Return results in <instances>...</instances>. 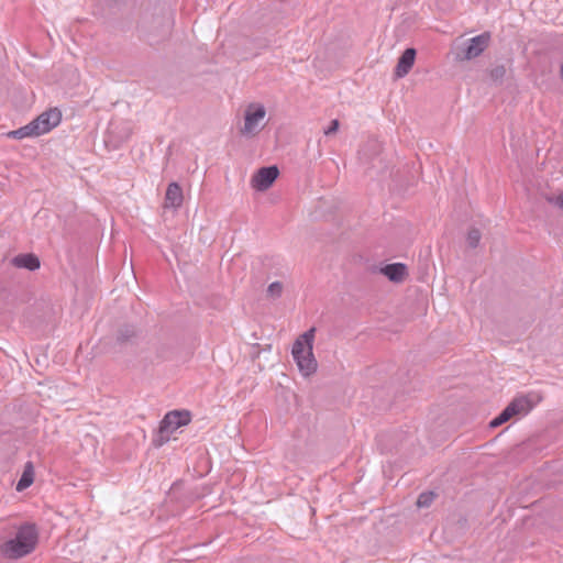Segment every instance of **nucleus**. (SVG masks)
Returning a JSON list of instances; mask_svg holds the SVG:
<instances>
[{
    "label": "nucleus",
    "mask_w": 563,
    "mask_h": 563,
    "mask_svg": "<svg viewBox=\"0 0 563 563\" xmlns=\"http://www.w3.org/2000/svg\"><path fill=\"white\" fill-rule=\"evenodd\" d=\"M506 76L505 65H496L489 70V77L494 82L501 84Z\"/></svg>",
    "instance_id": "18"
},
{
    "label": "nucleus",
    "mask_w": 563,
    "mask_h": 563,
    "mask_svg": "<svg viewBox=\"0 0 563 563\" xmlns=\"http://www.w3.org/2000/svg\"><path fill=\"white\" fill-rule=\"evenodd\" d=\"M481 238H482L481 231L476 228H472L468 231L467 236H466L467 245L471 249H476L479 244Z\"/></svg>",
    "instance_id": "20"
},
{
    "label": "nucleus",
    "mask_w": 563,
    "mask_h": 563,
    "mask_svg": "<svg viewBox=\"0 0 563 563\" xmlns=\"http://www.w3.org/2000/svg\"><path fill=\"white\" fill-rule=\"evenodd\" d=\"M360 162L367 173L382 175L388 169V162L384 156L383 146L375 139L368 140L358 152Z\"/></svg>",
    "instance_id": "5"
},
{
    "label": "nucleus",
    "mask_w": 563,
    "mask_h": 563,
    "mask_svg": "<svg viewBox=\"0 0 563 563\" xmlns=\"http://www.w3.org/2000/svg\"><path fill=\"white\" fill-rule=\"evenodd\" d=\"M62 121V112L58 108H51L31 121L37 136L45 134L57 126Z\"/></svg>",
    "instance_id": "7"
},
{
    "label": "nucleus",
    "mask_w": 563,
    "mask_h": 563,
    "mask_svg": "<svg viewBox=\"0 0 563 563\" xmlns=\"http://www.w3.org/2000/svg\"><path fill=\"white\" fill-rule=\"evenodd\" d=\"M184 201L183 189L177 181H172L166 189L164 208L178 209Z\"/></svg>",
    "instance_id": "12"
},
{
    "label": "nucleus",
    "mask_w": 563,
    "mask_h": 563,
    "mask_svg": "<svg viewBox=\"0 0 563 563\" xmlns=\"http://www.w3.org/2000/svg\"><path fill=\"white\" fill-rule=\"evenodd\" d=\"M435 497L437 495L433 492H423L418 496L417 506L419 508H427L433 503Z\"/></svg>",
    "instance_id": "19"
},
{
    "label": "nucleus",
    "mask_w": 563,
    "mask_h": 563,
    "mask_svg": "<svg viewBox=\"0 0 563 563\" xmlns=\"http://www.w3.org/2000/svg\"><path fill=\"white\" fill-rule=\"evenodd\" d=\"M153 26H148L145 31V37L150 45L158 44L168 37L173 21L168 15L157 16L153 21Z\"/></svg>",
    "instance_id": "6"
},
{
    "label": "nucleus",
    "mask_w": 563,
    "mask_h": 563,
    "mask_svg": "<svg viewBox=\"0 0 563 563\" xmlns=\"http://www.w3.org/2000/svg\"><path fill=\"white\" fill-rule=\"evenodd\" d=\"M191 421V415L188 410H173L167 412L159 422L158 430L153 438V445L161 448L167 443L170 435L178 428L187 426Z\"/></svg>",
    "instance_id": "4"
},
{
    "label": "nucleus",
    "mask_w": 563,
    "mask_h": 563,
    "mask_svg": "<svg viewBox=\"0 0 563 563\" xmlns=\"http://www.w3.org/2000/svg\"><path fill=\"white\" fill-rule=\"evenodd\" d=\"M140 332L132 324H123L118 329L117 342L121 345H134L137 343Z\"/></svg>",
    "instance_id": "13"
},
{
    "label": "nucleus",
    "mask_w": 563,
    "mask_h": 563,
    "mask_svg": "<svg viewBox=\"0 0 563 563\" xmlns=\"http://www.w3.org/2000/svg\"><path fill=\"white\" fill-rule=\"evenodd\" d=\"M340 128V122L338 119H333L329 126L327 129H324V135L329 136V135H332L334 134Z\"/></svg>",
    "instance_id": "22"
},
{
    "label": "nucleus",
    "mask_w": 563,
    "mask_h": 563,
    "mask_svg": "<svg viewBox=\"0 0 563 563\" xmlns=\"http://www.w3.org/2000/svg\"><path fill=\"white\" fill-rule=\"evenodd\" d=\"M490 38L489 32H483L470 38L463 48L462 59L471 60L478 57L488 47Z\"/></svg>",
    "instance_id": "9"
},
{
    "label": "nucleus",
    "mask_w": 563,
    "mask_h": 563,
    "mask_svg": "<svg viewBox=\"0 0 563 563\" xmlns=\"http://www.w3.org/2000/svg\"><path fill=\"white\" fill-rule=\"evenodd\" d=\"M34 481V470L32 462H27L24 466V471L16 483V490L22 492L30 487Z\"/></svg>",
    "instance_id": "16"
},
{
    "label": "nucleus",
    "mask_w": 563,
    "mask_h": 563,
    "mask_svg": "<svg viewBox=\"0 0 563 563\" xmlns=\"http://www.w3.org/2000/svg\"><path fill=\"white\" fill-rule=\"evenodd\" d=\"M32 136H37V134H36L35 130L32 128L31 122L24 126H21V128L10 131L8 133V137L15 139V140H22V139L32 137Z\"/></svg>",
    "instance_id": "17"
},
{
    "label": "nucleus",
    "mask_w": 563,
    "mask_h": 563,
    "mask_svg": "<svg viewBox=\"0 0 563 563\" xmlns=\"http://www.w3.org/2000/svg\"><path fill=\"white\" fill-rule=\"evenodd\" d=\"M541 400L538 394H528L515 397L494 419L489 421V428H497L506 423L512 417L525 416Z\"/></svg>",
    "instance_id": "3"
},
{
    "label": "nucleus",
    "mask_w": 563,
    "mask_h": 563,
    "mask_svg": "<svg viewBox=\"0 0 563 563\" xmlns=\"http://www.w3.org/2000/svg\"><path fill=\"white\" fill-rule=\"evenodd\" d=\"M548 201L553 203L554 206L563 209V192L560 194L559 196L556 197H549L548 198Z\"/></svg>",
    "instance_id": "23"
},
{
    "label": "nucleus",
    "mask_w": 563,
    "mask_h": 563,
    "mask_svg": "<svg viewBox=\"0 0 563 563\" xmlns=\"http://www.w3.org/2000/svg\"><path fill=\"white\" fill-rule=\"evenodd\" d=\"M38 542V530L35 523L24 522L21 525L14 538L9 539L0 545V553L9 560H18L32 553Z\"/></svg>",
    "instance_id": "1"
},
{
    "label": "nucleus",
    "mask_w": 563,
    "mask_h": 563,
    "mask_svg": "<svg viewBox=\"0 0 563 563\" xmlns=\"http://www.w3.org/2000/svg\"><path fill=\"white\" fill-rule=\"evenodd\" d=\"M13 266L19 268H25L30 272H34L40 268V258L33 253H23L14 256L11 260Z\"/></svg>",
    "instance_id": "14"
},
{
    "label": "nucleus",
    "mask_w": 563,
    "mask_h": 563,
    "mask_svg": "<svg viewBox=\"0 0 563 563\" xmlns=\"http://www.w3.org/2000/svg\"><path fill=\"white\" fill-rule=\"evenodd\" d=\"M382 273L394 283H400L407 275V266L402 263L387 264L382 268Z\"/></svg>",
    "instance_id": "15"
},
{
    "label": "nucleus",
    "mask_w": 563,
    "mask_h": 563,
    "mask_svg": "<svg viewBox=\"0 0 563 563\" xmlns=\"http://www.w3.org/2000/svg\"><path fill=\"white\" fill-rule=\"evenodd\" d=\"M278 175L279 169L276 165L261 167L252 177V187L257 191H265L273 186Z\"/></svg>",
    "instance_id": "8"
},
{
    "label": "nucleus",
    "mask_w": 563,
    "mask_h": 563,
    "mask_svg": "<svg viewBox=\"0 0 563 563\" xmlns=\"http://www.w3.org/2000/svg\"><path fill=\"white\" fill-rule=\"evenodd\" d=\"M417 51L413 47L406 48L397 60L394 75L396 78H404L411 70L416 60Z\"/></svg>",
    "instance_id": "11"
},
{
    "label": "nucleus",
    "mask_w": 563,
    "mask_h": 563,
    "mask_svg": "<svg viewBox=\"0 0 563 563\" xmlns=\"http://www.w3.org/2000/svg\"><path fill=\"white\" fill-rule=\"evenodd\" d=\"M283 284L280 282H274L268 285L266 296L271 299H277L283 294Z\"/></svg>",
    "instance_id": "21"
},
{
    "label": "nucleus",
    "mask_w": 563,
    "mask_h": 563,
    "mask_svg": "<svg viewBox=\"0 0 563 563\" xmlns=\"http://www.w3.org/2000/svg\"><path fill=\"white\" fill-rule=\"evenodd\" d=\"M314 339V328L302 333L292 344L291 354L299 371L309 376L314 373L318 363L313 356L312 344Z\"/></svg>",
    "instance_id": "2"
},
{
    "label": "nucleus",
    "mask_w": 563,
    "mask_h": 563,
    "mask_svg": "<svg viewBox=\"0 0 563 563\" xmlns=\"http://www.w3.org/2000/svg\"><path fill=\"white\" fill-rule=\"evenodd\" d=\"M266 110L262 104L252 103L247 107L244 115L243 134H253L258 125V122L264 119Z\"/></svg>",
    "instance_id": "10"
},
{
    "label": "nucleus",
    "mask_w": 563,
    "mask_h": 563,
    "mask_svg": "<svg viewBox=\"0 0 563 563\" xmlns=\"http://www.w3.org/2000/svg\"><path fill=\"white\" fill-rule=\"evenodd\" d=\"M560 78L563 81V63L560 66Z\"/></svg>",
    "instance_id": "24"
}]
</instances>
